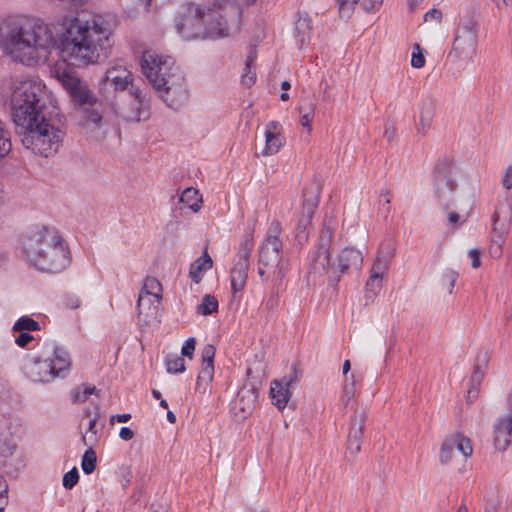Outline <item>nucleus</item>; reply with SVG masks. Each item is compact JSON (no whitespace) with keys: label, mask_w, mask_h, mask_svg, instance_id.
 <instances>
[{"label":"nucleus","mask_w":512,"mask_h":512,"mask_svg":"<svg viewBox=\"0 0 512 512\" xmlns=\"http://www.w3.org/2000/svg\"><path fill=\"white\" fill-rule=\"evenodd\" d=\"M11 117L26 149L43 157L58 151L63 133L49 123L46 93L40 83L26 80L15 87L11 95Z\"/></svg>","instance_id":"1"},{"label":"nucleus","mask_w":512,"mask_h":512,"mask_svg":"<svg viewBox=\"0 0 512 512\" xmlns=\"http://www.w3.org/2000/svg\"><path fill=\"white\" fill-rule=\"evenodd\" d=\"M66 49L84 65L106 61L112 53L114 41L109 21L98 14L78 13L63 22Z\"/></svg>","instance_id":"2"},{"label":"nucleus","mask_w":512,"mask_h":512,"mask_svg":"<svg viewBox=\"0 0 512 512\" xmlns=\"http://www.w3.org/2000/svg\"><path fill=\"white\" fill-rule=\"evenodd\" d=\"M0 45L15 61L31 66L46 57L54 38L42 20L11 16L0 25Z\"/></svg>","instance_id":"3"},{"label":"nucleus","mask_w":512,"mask_h":512,"mask_svg":"<svg viewBox=\"0 0 512 512\" xmlns=\"http://www.w3.org/2000/svg\"><path fill=\"white\" fill-rule=\"evenodd\" d=\"M141 69L159 97L171 109H180L188 100L185 77L174 60L155 51H145Z\"/></svg>","instance_id":"4"},{"label":"nucleus","mask_w":512,"mask_h":512,"mask_svg":"<svg viewBox=\"0 0 512 512\" xmlns=\"http://www.w3.org/2000/svg\"><path fill=\"white\" fill-rule=\"evenodd\" d=\"M280 233V223L272 221L265 239L258 249V275L262 281H271L272 283V295L265 302V307L269 310L278 305L277 292L289 269V261L282 256L283 244L279 238Z\"/></svg>","instance_id":"5"},{"label":"nucleus","mask_w":512,"mask_h":512,"mask_svg":"<svg viewBox=\"0 0 512 512\" xmlns=\"http://www.w3.org/2000/svg\"><path fill=\"white\" fill-rule=\"evenodd\" d=\"M176 28L185 40L222 38L229 36L231 29L227 18L219 11L209 10L204 13L198 6L190 7Z\"/></svg>","instance_id":"6"},{"label":"nucleus","mask_w":512,"mask_h":512,"mask_svg":"<svg viewBox=\"0 0 512 512\" xmlns=\"http://www.w3.org/2000/svg\"><path fill=\"white\" fill-rule=\"evenodd\" d=\"M71 367L67 351L55 343L46 344L42 355L26 361L25 376L33 382L48 384L57 378H65Z\"/></svg>","instance_id":"7"},{"label":"nucleus","mask_w":512,"mask_h":512,"mask_svg":"<svg viewBox=\"0 0 512 512\" xmlns=\"http://www.w3.org/2000/svg\"><path fill=\"white\" fill-rule=\"evenodd\" d=\"M55 76L68 92L74 105L83 111L86 122L92 124L94 128H100L103 116L97 109L98 98L91 91L88 83L66 67H57Z\"/></svg>","instance_id":"8"},{"label":"nucleus","mask_w":512,"mask_h":512,"mask_svg":"<svg viewBox=\"0 0 512 512\" xmlns=\"http://www.w3.org/2000/svg\"><path fill=\"white\" fill-rule=\"evenodd\" d=\"M332 237L333 229L325 221L320 233L318 247L310 254L308 281L312 279L313 282H316L317 278L326 275L331 285L336 286L338 284L339 275L330 254Z\"/></svg>","instance_id":"9"},{"label":"nucleus","mask_w":512,"mask_h":512,"mask_svg":"<svg viewBox=\"0 0 512 512\" xmlns=\"http://www.w3.org/2000/svg\"><path fill=\"white\" fill-rule=\"evenodd\" d=\"M17 431L18 425L12 416L0 415V457L6 472L12 476H16L26 466L23 454L18 451Z\"/></svg>","instance_id":"10"},{"label":"nucleus","mask_w":512,"mask_h":512,"mask_svg":"<svg viewBox=\"0 0 512 512\" xmlns=\"http://www.w3.org/2000/svg\"><path fill=\"white\" fill-rule=\"evenodd\" d=\"M129 102L116 98L108 102L115 118L124 122L146 121L150 117V97L142 89H132L128 93Z\"/></svg>","instance_id":"11"},{"label":"nucleus","mask_w":512,"mask_h":512,"mask_svg":"<svg viewBox=\"0 0 512 512\" xmlns=\"http://www.w3.org/2000/svg\"><path fill=\"white\" fill-rule=\"evenodd\" d=\"M133 80V74L126 66L113 63L99 81V93L108 103L115 100L119 92L131 93L132 89H140L134 85Z\"/></svg>","instance_id":"12"},{"label":"nucleus","mask_w":512,"mask_h":512,"mask_svg":"<svg viewBox=\"0 0 512 512\" xmlns=\"http://www.w3.org/2000/svg\"><path fill=\"white\" fill-rule=\"evenodd\" d=\"M477 23L473 19L461 21L456 29L449 58L454 62L472 61L477 51Z\"/></svg>","instance_id":"13"},{"label":"nucleus","mask_w":512,"mask_h":512,"mask_svg":"<svg viewBox=\"0 0 512 512\" xmlns=\"http://www.w3.org/2000/svg\"><path fill=\"white\" fill-rule=\"evenodd\" d=\"M394 255V241L392 239H385L379 246L376 259L370 269V276L365 285V298L367 300H373L380 292L383 275L389 269Z\"/></svg>","instance_id":"14"},{"label":"nucleus","mask_w":512,"mask_h":512,"mask_svg":"<svg viewBox=\"0 0 512 512\" xmlns=\"http://www.w3.org/2000/svg\"><path fill=\"white\" fill-rule=\"evenodd\" d=\"M454 164L448 159L439 160L434 170V193L438 202L445 209L453 204L457 187L453 175Z\"/></svg>","instance_id":"15"},{"label":"nucleus","mask_w":512,"mask_h":512,"mask_svg":"<svg viewBox=\"0 0 512 512\" xmlns=\"http://www.w3.org/2000/svg\"><path fill=\"white\" fill-rule=\"evenodd\" d=\"M253 249V237L247 235L241 243L237 259L231 269L230 280L231 288L234 294L244 289L248 276L249 258Z\"/></svg>","instance_id":"16"},{"label":"nucleus","mask_w":512,"mask_h":512,"mask_svg":"<svg viewBox=\"0 0 512 512\" xmlns=\"http://www.w3.org/2000/svg\"><path fill=\"white\" fill-rule=\"evenodd\" d=\"M320 187L317 183H311L303 190L302 215L298 221L296 238L298 242L307 241L308 227L319 203Z\"/></svg>","instance_id":"17"},{"label":"nucleus","mask_w":512,"mask_h":512,"mask_svg":"<svg viewBox=\"0 0 512 512\" xmlns=\"http://www.w3.org/2000/svg\"><path fill=\"white\" fill-rule=\"evenodd\" d=\"M71 261L70 251L63 238L59 244L51 247L39 260L36 269L47 273H60Z\"/></svg>","instance_id":"18"},{"label":"nucleus","mask_w":512,"mask_h":512,"mask_svg":"<svg viewBox=\"0 0 512 512\" xmlns=\"http://www.w3.org/2000/svg\"><path fill=\"white\" fill-rule=\"evenodd\" d=\"M54 236H42L41 227L35 228L26 233L21 241L22 255L25 260L36 268L39 260L43 257L41 253L42 244L51 245Z\"/></svg>","instance_id":"19"},{"label":"nucleus","mask_w":512,"mask_h":512,"mask_svg":"<svg viewBox=\"0 0 512 512\" xmlns=\"http://www.w3.org/2000/svg\"><path fill=\"white\" fill-rule=\"evenodd\" d=\"M299 380V373L295 366L292 367L290 373L280 380H274L271 383L270 395L272 402L279 410L286 407L291 395L294 385Z\"/></svg>","instance_id":"20"},{"label":"nucleus","mask_w":512,"mask_h":512,"mask_svg":"<svg viewBox=\"0 0 512 512\" xmlns=\"http://www.w3.org/2000/svg\"><path fill=\"white\" fill-rule=\"evenodd\" d=\"M161 283L154 277H147L144 280L143 288L137 301V310L139 315L143 313L142 308L145 302H148L147 316H155L158 313V307L161 302Z\"/></svg>","instance_id":"21"},{"label":"nucleus","mask_w":512,"mask_h":512,"mask_svg":"<svg viewBox=\"0 0 512 512\" xmlns=\"http://www.w3.org/2000/svg\"><path fill=\"white\" fill-rule=\"evenodd\" d=\"M507 406L508 412L493 424L494 445L499 451H505L512 442V392L508 396Z\"/></svg>","instance_id":"22"},{"label":"nucleus","mask_w":512,"mask_h":512,"mask_svg":"<svg viewBox=\"0 0 512 512\" xmlns=\"http://www.w3.org/2000/svg\"><path fill=\"white\" fill-rule=\"evenodd\" d=\"M510 218V206L499 207L494 212L493 229L499 230L500 233L493 238L490 246V254L493 257H500L502 254V234L506 231Z\"/></svg>","instance_id":"23"},{"label":"nucleus","mask_w":512,"mask_h":512,"mask_svg":"<svg viewBox=\"0 0 512 512\" xmlns=\"http://www.w3.org/2000/svg\"><path fill=\"white\" fill-rule=\"evenodd\" d=\"M337 261L338 263H335V268H337V274L340 280L343 274L351 270L358 271L362 268L363 255L358 249L346 247L339 253Z\"/></svg>","instance_id":"24"},{"label":"nucleus","mask_w":512,"mask_h":512,"mask_svg":"<svg viewBox=\"0 0 512 512\" xmlns=\"http://www.w3.org/2000/svg\"><path fill=\"white\" fill-rule=\"evenodd\" d=\"M257 397L258 393L254 387L241 388L232 406L235 415L243 419L250 415L256 406Z\"/></svg>","instance_id":"25"},{"label":"nucleus","mask_w":512,"mask_h":512,"mask_svg":"<svg viewBox=\"0 0 512 512\" xmlns=\"http://www.w3.org/2000/svg\"><path fill=\"white\" fill-rule=\"evenodd\" d=\"M214 356L215 347L210 344L205 345L202 349V367L196 381L197 390L203 388V392H205L206 386L212 381L214 375Z\"/></svg>","instance_id":"26"},{"label":"nucleus","mask_w":512,"mask_h":512,"mask_svg":"<svg viewBox=\"0 0 512 512\" xmlns=\"http://www.w3.org/2000/svg\"><path fill=\"white\" fill-rule=\"evenodd\" d=\"M281 126L277 121H271L265 129V148L262 151L264 156L274 155L284 144V137L280 133Z\"/></svg>","instance_id":"27"},{"label":"nucleus","mask_w":512,"mask_h":512,"mask_svg":"<svg viewBox=\"0 0 512 512\" xmlns=\"http://www.w3.org/2000/svg\"><path fill=\"white\" fill-rule=\"evenodd\" d=\"M488 364V354L487 352L480 351L476 358V363L474 365V370L470 378V389L468 390V398H475L478 393V387L480 386L485 370Z\"/></svg>","instance_id":"28"},{"label":"nucleus","mask_w":512,"mask_h":512,"mask_svg":"<svg viewBox=\"0 0 512 512\" xmlns=\"http://www.w3.org/2000/svg\"><path fill=\"white\" fill-rule=\"evenodd\" d=\"M312 30L310 18L300 16L295 23V39L299 49H302L310 39V33Z\"/></svg>","instance_id":"29"},{"label":"nucleus","mask_w":512,"mask_h":512,"mask_svg":"<svg viewBox=\"0 0 512 512\" xmlns=\"http://www.w3.org/2000/svg\"><path fill=\"white\" fill-rule=\"evenodd\" d=\"M212 259L209 254L205 251L204 254L197 258L191 265L189 269V276L195 282L199 283L202 279L204 271L210 269L212 267Z\"/></svg>","instance_id":"30"},{"label":"nucleus","mask_w":512,"mask_h":512,"mask_svg":"<svg viewBox=\"0 0 512 512\" xmlns=\"http://www.w3.org/2000/svg\"><path fill=\"white\" fill-rule=\"evenodd\" d=\"M366 422V412L364 409H356L351 418L350 430L348 437L352 440H361L363 436V428Z\"/></svg>","instance_id":"31"},{"label":"nucleus","mask_w":512,"mask_h":512,"mask_svg":"<svg viewBox=\"0 0 512 512\" xmlns=\"http://www.w3.org/2000/svg\"><path fill=\"white\" fill-rule=\"evenodd\" d=\"M179 202L182 203L184 207H187L192 212L196 213L201 208L202 197L197 189L188 187L181 193Z\"/></svg>","instance_id":"32"},{"label":"nucleus","mask_w":512,"mask_h":512,"mask_svg":"<svg viewBox=\"0 0 512 512\" xmlns=\"http://www.w3.org/2000/svg\"><path fill=\"white\" fill-rule=\"evenodd\" d=\"M450 440L454 449L456 448L460 453H462L464 458H468L472 455L473 448L469 438L461 434H456L452 436Z\"/></svg>","instance_id":"33"},{"label":"nucleus","mask_w":512,"mask_h":512,"mask_svg":"<svg viewBox=\"0 0 512 512\" xmlns=\"http://www.w3.org/2000/svg\"><path fill=\"white\" fill-rule=\"evenodd\" d=\"M93 394H98L97 388L83 384L72 391V401L74 403H83Z\"/></svg>","instance_id":"34"},{"label":"nucleus","mask_w":512,"mask_h":512,"mask_svg":"<svg viewBox=\"0 0 512 512\" xmlns=\"http://www.w3.org/2000/svg\"><path fill=\"white\" fill-rule=\"evenodd\" d=\"M166 370L168 373L176 374L185 371V361L182 356L168 355L165 359Z\"/></svg>","instance_id":"35"},{"label":"nucleus","mask_w":512,"mask_h":512,"mask_svg":"<svg viewBox=\"0 0 512 512\" xmlns=\"http://www.w3.org/2000/svg\"><path fill=\"white\" fill-rule=\"evenodd\" d=\"M88 447L89 448L84 453L81 461V468L85 474H91L94 472L97 462L95 451L92 449V446Z\"/></svg>","instance_id":"36"},{"label":"nucleus","mask_w":512,"mask_h":512,"mask_svg":"<svg viewBox=\"0 0 512 512\" xmlns=\"http://www.w3.org/2000/svg\"><path fill=\"white\" fill-rule=\"evenodd\" d=\"M218 309V301L214 296L205 295L200 305L197 306V312L202 315H210Z\"/></svg>","instance_id":"37"},{"label":"nucleus","mask_w":512,"mask_h":512,"mask_svg":"<svg viewBox=\"0 0 512 512\" xmlns=\"http://www.w3.org/2000/svg\"><path fill=\"white\" fill-rule=\"evenodd\" d=\"M255 59V54L250 53L246 60L245 72L242 75V84L246 87L252 86L256 81V73L251 70Z\"/></svg>","instance_id":"38"},{"label":"nucleus","mask_w":512,"mask_h":512,"mask_svg":"<svg viewBox=\"0 0 512 512\" xmlns=\"http://www.w3.org/2000/svg\"><path fill=\"white\" fill-rule=\"evenodd\" d=\"M40 329L37 321L28 316L20 317L13 326L14 331H36Z\"/></svg>","instance_id":"39"},{"label":"nucleus","mask_w":512,"mask_h":512,"mask_svg":"<svg viewBox=\"0 0 512 512\" xmlns=\"http://www.w3.org/2000/svg\"><path fill=\"white\" fill-rule=\"evenodd\" d=\"M433 118V105L431 102L424 103L420 112L421 132L425 133L431 125Z\"/></svg>","instance_id":"40"},{"label":"nucleus","mask_w":512,"mask_h":512,"mask_svg":"<svg viewBox=\"0 0 512 512\" xmlns=\"http://www.w3.org/2000/svg\"><path fill=\"white\" fill-rule=\"evenodd\" d=\"M458 272L453 269H446L441 277L442 287L446 289L450 294L453 291L455 282L458 279Z\"/></svg>","instance_id":"41"},{"label":"nucleus","mask_w":512,"mask_h":512,"mask_svg":"<svg viewBox=\"0 0 512 512\" xmlns=\"http://www.w3.org/2000/svg\"><path fill=\"white\" fill-rule=\"evenodd\" d=\"M96 424H97V416L90 418L88 422V429L85 434L82 436V441L85 446H92L93 443L97 440L96 434Z\"/></svg>","instance_id":"42"},{"label":"nucleus","mask_w":512,"mask_h":512,"mask_svg":"<svg viewBox=\"0 0 512 512\" xmlns=\"http://www.w3.org/2000/svg\"><path fill=\"white\" fill-rule=\"evenodd\" d=\"M360 0H336L341 17L349 18Z\"/></svg>","instance_id":"43"},{"label":"nucleus","mask_w":512,"mask_h":512,"mask_svg":"<svg viewBox=\"0 0 512 512\" xmlns=\"http://www.w3.org/2000/svg\"><path fill=\"white\" fill-rule=\"evenodd\" d=\"M41 233H42V236H54V242L51 244V245H46V244H42V247H41V253L44 254L46 253L51 247H53L54 245L56 244H59L60 240L62 239L61 235L58 233L57 230L55 229H51V228H47L45 226L41 227Z\"/></svg>","instance_id":"44"},{"label":"nucleus","mask_w":512,"mask_h":512,"mask_svg":"<svg viewBox=\"0 0 512 512\" xmlns=\"http://www.w3.org/2000/svg\"><path fill=\"white\" fill-rule=\"evenodd\" d=\"M79 480V472L76 467L72 468L70 471L64 474L63 476V486L66 489H72Z\"/></svg>","instance_id":"45"},{"label":"nucleus","mask_w":512,"mask_h":512,"mask_svg":"<svg viewBox=\"0 0 512 512\" xmlns=\"http://www.w3.org/2000/svg\"><path fill=\"white\" fill-rule=\"evenodd\" d=\"M454 450L455 449L451 443L450 438L444 441L440 450V461L442 463H448L451 461Z\"/></svg>","instance_id":"46"},{"label":"nucleus","mask_w":512,"mask_h":512,"mask_svg":"<svg viewBox=\"0 0 512 512\" xmlns=\"http://www.w3.org/2000/svg\"><path fill=\"white\" fill-rule=\"evenodd\" d=\"M351 383L347 382V379L345 380L344 386H343V394H342V401L344 405H347L349 401L354 396V375H350Z\"/></svg>","instance_id":"47"},{"label":"nucleus","mask_w":512,"mask_h":512,"mask_svg":"<svg viewBox=\"0 0 512 512\" xmlns=\"http://www.w3.org/2000/svg\"><path fill=\"white\" fill-rule=\"evenodd\" d=\"M425 64V57L420 50V46L415 44L414 51L412 53L411 65L414 68H422Z\"/></svg>","instance_id":"48"},{"label":"nucleus","mask_w":512,"mask_h":512,"mask_svg":"<svg viewBox=\"0 0 512 512\" xmlns=\"http://www.w3.org/2000/svg\"><path fill=\"white\" fill-rule=\"evenodd\" d=\"M195 346H196L195 338H193V337L188 338L182 346V349H181L182 356H185V357H188L191 359L193 357V353L195 351Z\"/></svg>","instance_id":"49"},{"label":"nucleus","mask_w":512,"mask_h":512,"mask_svg":"<svg viewBox=\"0 0 512 512\" xmlns=\"http://www.w3.org/2000/svg\"><path fill=\"white\" fill-rule=\"evenodd\" d=\"M361 440H352L350 438H347V451L348 454L352 457L357 455L360 452L361 449Z\"/></svg>","instance_id":"50"},{"label":"nucleus","mask_w":512,"mask_h":512,"mask_svg":"<svg viewBox=\"0 0 512 512\" xmlns=\"http://www.w3.org/2000/svg\"><path fill=\"white\" fill-rule=\"evenodd\" d=\"M60 5L67 9H78L86 4L89 0H57Z\"/></svg>","instance_id":"51"},{"label":"nucleus","mask_w":512,"mask_h":512,"mask_svg":"<svg viewBox=\"0 0 512 512\" xmlns=\"http://www.w3.org/2000/svg\"><path fill=\"white\" fill-rule=\"evenodd\" d=\"M20 334L16 337L15 343L20 347H26L29 342L33 340V337L25 331H19Z\"/></svg>","instance_id":"52"},{"label":"nucleus","mask_w":512,"mask_h":512,"mask_svg":"<svg viewBox=\"0 0 512 512\" xmlns=\"http://www.w3.org/2000/svg\"><path fill=\"white\" fill-rule=\"evenodd\" d=\"M502 184L505 189H512V164L506 169L505 175L502 179Z\"/></svg>","instance_id":"53"},{"label":"nucleus","mask_w":512,"mask_h":512,"mask_svg":"<svg viewBox=\"0 0 512 512\" xmlns=\"http://www.w3.org/2000/svg\"><path fill=\"white\" fill-rule=\"evenodd\" d=\"M300 114L301 115H305V114H309V115H314V111H315V103L312 102V101H308V102H305L303 103L301 106H300Z\"/></svg>","instance_id":"54"},{"label":"nucleus","mask_w":512,"mask_h":512,"mask_svg":"<svg viewBox=\"0 0 512 512\" xmlns=\"http://www.w3.org/2000/svg\"><path fill=\"white\" fill-rule=\"evenodd\" d=\"M382 2L383 0H364L361 5L366 12H370L379 7Z\"/></svg>","instance_id":"55"},{"label":"nucleus","mask_w":512,"mask_h":512,"mask_svg":"<svg viewBox=\"0 0 512 512\" xmlns=\"http://www.w3.org/2000/svg\"><path fill=\"white\" fill-rule=\"evenodd\" d=\"M468 256L472 261V267L478 268L481 264L480 262V252L477 249H470L468 252Z\"/></svg>","instance_id":"56"},{"label":"nucleus","mask_w":512,"mask_h":512,"mask_svg":"<svg viewBox=\"0 0 512 512\" xmlns=\"http://www.w3.org/2000/svg\"><path fill=\"white\" fill-rule=\"evenodd\" d=\"M442 17V13L440 10H437V9H430L429 11H427L424 15V21H429V20H436V21H440Z\"/></svg>","instance_id":"57"},{"label":"nucleus","mask_w":512,"mask_h":512,"mask_svg":"<svg viewBox=\"0 0 512 512\" xmlns=\"http://www.w3.org/2000/svg\"><path fill=\"white\" fill-rule=\"evenodd\" d=\"M122 440L129 441L134 437V432L129 427H122L119 432Z\"/></svg>","instance_id":"58"},{"label":"nucleus","mask_w":512,"mask_h":512,"mask_svg":"<svg viewBox=\"0 0 512 512\" xmlns=\"http://www.w3.org/2000/svg\"><path fill=\"white\" fill-rule=\"evenodd\" d=\"M499 499H491L487 502L484 512H498Z\"/></svg>","instance_id":"59"},{"label":"nucleus","mask_w":512,"mask_h":512,"mask_svg":"<svg viewBox=\"0 0 512 512\" xmlns=\"http://www.w3.org/2000/svg\"><path fill=\"white\" fill-rule=\"evenodd\" d=\"M131 419V414L125 413V414H116L111 417V422L117 421L119 423H126Z\"/></svg>","instance_id":"60"},{"label":"nucleus","mask_w":512,"mask_h":512,"mask_svg":"<svg viewBox=\"0 0 512 512\" xmlns=\"http://www.w3.org/2000/svg\"><path fill=\"white\" fill-rule=\"evenodd\" d=\"M313 117L314 115H301V118H300V123L303 127H307L308 130L310 131L311 130V122L313 120Z\"/></svg>","instance_id":"61"},{"label":"nucleus","mask_w":512,"mask_h":512,"mask_svg":"<svg viewBox=\"0 0 512 512\" xmlns=\"http://www.w3.org/2000/svg\"><path fill=\"white\" fill-rule=\"evenodd\" d=\"M7 493V485L0 482V512L4 510V494Z\"/></svg>","instance_id":"62"},{"label":"nucleus","mask_w":512,"mask_h":512,"mask_svg":"<svg viewBox=\"0 0 512 512\" xmlns=\"http://www.w3.org/2000/svg\"><path fill=\"white\" fill-rule=\"evenodd\" d=\"M461 220V216L456 212H450L448 214L449 224L452 226H456Z\"/></svg>","instance_id":"63"},{"label":"nucleus","mask_w":512,"mask_h":512,"mask_svg":"<svg viewBox=\"0 0 512 512\" xmlns=\"http://www.w3.org/2000/svg\"><path fill=\"white\" fill-rule=\"evenodd\" d=\"M395 135V129L393 127H386L384 131V136L388 141H391Z\"/></svg>","instance_id":"64"}]
</instances>
